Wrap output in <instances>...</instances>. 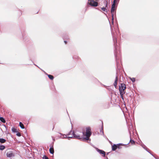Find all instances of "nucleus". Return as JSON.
Listing matches in <instances>:
<instances>
[{
	"label": "nucleus",
	"mask_w": 159,
	"mask_h": 159,
	"mask_svg": "<svg viewBox=\"0 0 159 159\" xmlns=\"http://www.w3.org/2000/svg\"><path fill=\"white\" fill-rule=\"evenodd\" d=\"M64 43H65L66 44H67V42L66 41H64Z\"/></svg>",
	"instance_id": "5701e85b"
},
{
	"label": "nucleus",
	"mask_w": 159,
	"mask_h": 159,
	"mask_svg": "<svg viewBox=\"0 0 159 159\" xmlns=\"http://www.w3.org/2000/svg\"><path fill=\"white\" fill-rule=\"evenodd\" d=\"M0 120H1V121H2V122H3V123H5L6 122V121H5V120L2 117H0Z\"/></svg>",
	"instance_id": "f8f14e48"
},
{
	"label": "nucleus",
	"mask_w": 159,
	"mask_h": 159,
	"mask_svg": "<svg viewBox=\"0 0 159 159\" xmlns=\"http://www.w3.org/2000/svg\"><path fill=\"white\" fill-rule=\"evenodd\" d=\"M19 125L22 129H23L24 128V126L23 124L21 122H20Z\"/></svg>",
	"instance_id": "ddd939ff"
},
{
	"label": "nucleus",
	"mask_w": 159,
	"mask_h": 159,
	"mask_svg": "<svg viewBox=\"0 0 159 159\" xmlns=\"http://www.w3.org/2000/svg\"><path fill=\"white\" fill-rule=\"evenodd\" d=\"M112 150L113 151H115L117 148V145L116 144H114L112 146Z\"/></svg>",
	"instance_id": "9d476101"
},
{
	"label": "nucleus",
	"mask_w": 159,
	"mask_h": 159,
	"mask_svg": "<svg viewBox=\"0 0 159 159\" xmlns=\"http://www.w3.org/2000/svg\"><path fill=\"white\" fill-rule=\"evenodd\" d=\"M120 144H117L116 145H117V148H120Z\"/></svg>",
	"instance_id": "412c9836"
},
{
	"label": "nucleus",
	"mask_w": 159,
	"mask_h": 159,
	"mask_svg": "<svg viewBox=\"0 0 159 159\" xmlns=\"http://www.w3.org/2000/svg\"><path fill=\"white\" fill-rule=\"evenodd\" d=\"M130 142L132 144H134L135 143V142L134 141L130 139Z\"/></svg>",
	"instance_id": "a211bd4d"
},
{
	"label": "nucleus",
	"mask_w": 159,
	"mask_h": 159,
	"mask_svg": "<svg viewBox=\"0 0 159 159\" xmlns=\"http://www.w3.org/2000/svg\"><path fill=\"white\" fill-rule=\"evenodd\" d=\"M116 0H114L113 1V4H114V5H115L116 4Z\"/></svg>",
	"instance_id": "4be33fe9"
},
{
	"label": "nucleus",
	"mask_w": 159,
	"mask_h": 159,
	"mask_svg": "<svg viewBox=\"0 0 159 159\" xmlns=\"http://www.w3.org/2000/svg\"><path fill=\"white\" fill-rule=\"evenodd\" d=\"M107 8H108V7H107V3L106 4V7H102L101 9L103 11L107 12Z\"/></svg>",
	"instance_id": "1a4fd4ad"
},
{
	"label": "nucleus",
	"mask_w": 159,
	"mask_h": 159,
	"mask_svg": "<svg viewBox=\"0 0 159 159\" xmlns=\"http://www.w3.org/2000/svg\"><path fill=\"white\" fill-rule=\"evenodd\" d=\"M43 159H49L48 157L45 155H44L43 157Z\"/></svg>",
	"instance_id": "6ab92c4d"
},
{
	"label": "nucleus",
	"mask_w": 159,
	"mask_h": 159,
	"mask_svg": "<svg viewBox=\"0 0 159 159\" xmlns=\"http://www.w3.org/2000/svg\"><path fill=\"white\" fill-rule=\"evenodd\" d=\"M98 0H88V4L91 6L96 7L98 6Z\"/></svg>",
	"instance_id": "7ed1b4c3"
},
{
	"label": "nucleus",
	"mask_w": 159,
	"mask_h": 159,
	"mask_svg": "<svg viewBox=\"0 0 159 159\" xmlns=\"http://www.w3.org/2000/svg\"><path fill=\"white\" fill-rule=\"evenodd\" d=\"M49 152L50 153L52 154H53V153H54V149L53 146H52L50 148Z\"/></svg>",
	"instance_id": "0eeeda50"
},
{
	"label": "nucleus",
	"mask_w": 159,
	"mask_h": 159,
	"mask_svg": "<svg viewBox=\"0 0 159 159\" xmlns=\"http://www.w3.org/2000/svg\"><path fill=\"white\" fill-rule=\"evenodd\" d=\"M6 141V140L2 138L0 139V142L1 143H4Z\"/></svg>",
	"instance_id": "9b49d317"
},
{
	"label": "nucleus",
	"mask_w": 159,
	"mask_h": 159,
	"mask_svg": "<svg viewBox=\"0 0 159 159\" xmlns=\"http://www.w3.org/2000/svg\"><path fill=\"white\" fill-rule=\"evenodd\" d=\"M5 148V147L3 145H0V150H4Z\"/></svg>",
	"instance_id": "2eb2a0df"
},
{
	"label": "nucleus",
	"mask_w": 159,
	"mask_h": 159,
	"mask_svg": "<svg viewBox=\"0 0 159 159\" xmlns=\"http://www.w3.org/2000/svg\"><path fill=\"white\" fill-rule=\"evenodd\" d=\"M96 150L100 154H102L103 157L105 156V152L104 151L99 149L98 148H96Z\"/></svg>",
	"instance_id": "39448f33"
},
{
	"label": "nucleus",
	"mask_w": 159,
	"mask_h": 159,
	"mask_svg": "<svg viewBox=\"0 0 159 159\" xmlns=\"http://www.w3.org/2000/svg\"><path fill=\"white\" fill-rule=\"evenodd\" d=\"M126 88V86L125 84L124 83L121 84L119 87L120 93H125V90Z\"/></svg>",
	"instance_id": "f03ea898"
},
{
	"label": "nucleus",
	"mask_w": 159,
	"mask_h": 159,
	"mask_svg": "<svg viewBox=\"0 0 159 159\" xmlns=\"http://www.w3.org/2000/svg\"><path fill=\"white\" fill-rule=\"evenodd\" d=\"M120 93V94L121 98H122V99L123 100L124 99L123 94H124L125 93Z\"/></svg>",
	"instance_id": "f3484780"
},
{
	"label": "nucleus",
	"mask_w": 159,
	"mask_h": 159,
	"mask_svg": "<svg viewBox=\"0 0 159 159\" xmlns=\"http://www.w3.org/2000/svg\"><path fill=\"white\" fill-rule=\"evenodd\" d=\"M48 76L49 78L51 80H53L54 79V77L52 75H48Z\"/></svg>",
	"instance_id": "4468645a"
},
{
	"label": "nucleus",
	"mask_w": 159,
	"mask_h": 159,
	"mask_svg": "<svg viewBox=\"0 0 159 159\" xmlns=\"http://www.w3.org/2000/svg\"><path fill=\"white\" fill-rule=\"evenodd\" d=\"M38 12V11H37V12H36V13H37Z\"/></svg>",
	"instance_id": "b1692460"
},
{
	"label": "nucleus",
	"mask_w": 159,
	"mask_h": 159,
	"mask_svg": "<svg viewBox=\"0 0 159 159\" xmlns=\"http://www.w3.org/2000/svg\"><path fill=\"white\" fill-rule=\"evenodd\" d=\"M118 81V78L117 76L116 77L115 82L114 83V86L116 88L117 87V82Z\"/></svg>",
	"instance_id": "6e6552de"
},
{
	"label": "nucleus",
	"mask_w": 159,
	"mask_h": 159,
	"mask_svg": "<svg viewBox=\"0 0 159 159\" xmlns=\"http://www.w3.org/2000/svg\"><path fill=\"white\" fill-rule=\"evenodd\" d=\"M16 135L19 137H20L21 136V134L20 133L18 132L16 134Z\"/></svg>",
	"instance_id": "aec40b11"
},
{
	"label": "nucleus",
	"mask_w": 159,
	"mask_h": 159,
	"mask_svg": "<svg viewBox=\"0 0 159 159\" xmlns=\"http://www.w3.org/2000/svg\"><path fill=\"white\" fill-rule=\"evenodd\" d=\"M79 133L80 132L78 131L73 132V134L74 138L77 139H85L86 140H88L92 134L91 128L89 127H87L86 132H83V136H85V138H83L82 136H81ZM80 133H81V132H80Z\"/></svg>",
	"instance_id": "f257e3e1"
},
{
	"label": "nucleus",
	"mask_w": 159,
	"mask_h": 159,
	"mask_svg": "<svg viewBox=\"0 0 159 159\" xmlns=\"http://www.w3.org/2000/svg\"><path fill=\"white\" fill-rule=\"evenodd\" d=\"M7 156L8 157H14L15 155L11 151H7L6 152Z\"/></svg>",
	"instance_id": "20e7f679"
},
{
	"label": "nucleus",
	"mask_w": 159,
	"mask_h": 159,
	"mask_svg": "<svg viewBox=\"0 0 159 159\" xmlns=\"http://www.w3.org/2000/svg\"><path fill=\"white\" fill-rule=\"evenodd\" d=\"M11 130L14 132H17V129H16L15 128H14V127L12 128V129H11Z\"/></svg>",
	"instance_id": "dca6fc26"
},
{
	"label": "nucleus",
	"mask_w": 159,
	"mask_h": 159,
	"mask_svg": "<svg viewBox=\"0 0 159 159\" xmlns=\"http://www.w3.org/2000/svg\"><path fill=\"white\" fill-rule=\"evenodd\" d=\"M115 5H114V4H113L112 5L111 8V12L112 15L113 19V18L114 11L115 10Z\"/></svg>",
	"instance_id": "423d86ee"
}]
</instances>
